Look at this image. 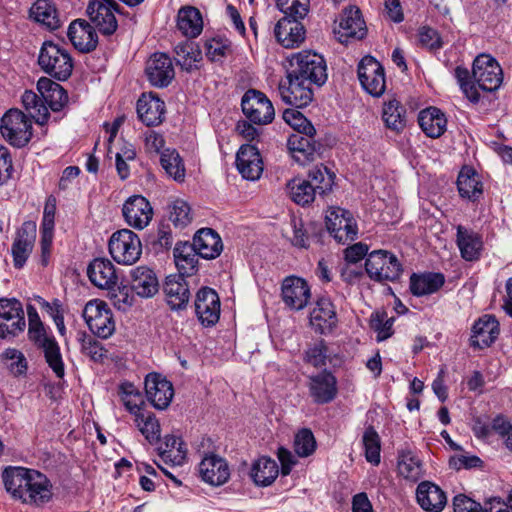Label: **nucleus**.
Returning <instances> with one entry per match:
<instances>
[{
  "instance_id": "obj_1",
  "label": "nucleus",
  "mask_w": 512,
  "mask_h": 512,
  "mask_svg": "<svg viewBox=\"0 0 512 512\" xmlns=\"http://www.w3.org/2000/svg\"><path fill=\"white\" fill-rule=\"evenodd\" d=\"M2 478L7 492L23 503L42 505L52 497L50 481L38 471L10 467L4 470Z\"/></svg>"
},
{
  "instance_id": "obj_2",
  "label": "nucleus",
  "mask_w": 512,
  "mask_h": 512,
  "mask_svg": "<svg viewBox=\"0 0 512 512\" xmlns=\"http://www.w3.org/2000/svg\"><path fill=\"white\" fill-rule=\"evenodd\" d=\"M287 70L292 76H298L306 82L321 87L328 79L327 64L324 57L316 52L304 50L288 58Z\"/></svg>"
},
{
  "instance_id": "obj_3",
  "label": "nucleus",
  "mask_w": 512,
  "mask_h": 512,
  "mask_svg": "<svg viewBox=\"0 0 512 512\" xmlns=\"http://www.w3.org/2000/svg\"><path fill=\"white\" fill-rule=\"evenodd\" d=\"M38 64L43 72L58 81L67 80L73 70V60L70 53L52 41H45L42 44Z\"/></svg>"
},
{
  "instance_id": "obj_4",
  "label": "nucleus",
  "mask_w": 512,
  "mask_h": 512,
  "mask_svg": "<svg viewBox=\"0 0 512 512\" xmlns=\"http://www.w3.org/2000/svg\"><path fill=\"white\" fill-rule=\"evenodd\" d=\"M0 131L12 146L21 148L31 140L32 122L21 110L10 109L1 119Z\"/></svg>"
},
{
  "instance_id": "obj_5",
  "label": "nucleus",
  "mask_w": 512,
  "mask_h": 512,
  "mask_svg": "<svg viewBox=\"0 0 512 512\" xmlns=\"http://www.w3.org/2000/svg\"><path fill=\"white\" fill-rule=\"evenodd\" d=\"M365 270L368 276L377 282L396 281L403 271L398 258L386 250H375L369 253Z\"/></svg>"
},
{
  "instance_id": "obj_6",
  "label": "nucleus",
  "mask_w": 512,
  "mask_h": 512,
  "mask_svg": "<svg viewBox=\"0 0 512 512\" xmlns=\"http://www.w3.org/2000/svg\"><path fill=\"white\" fill-rule=\"evenodd\" d=\"M109 252L117 263L132 265L142 254L141 241L138 235L129 229L116 231L109 240Z\"/></svg>"
},
{
  "instance_id": "obj_7",
  "label": "nucleus",
  "mask_w": 512,
  "mask_h": 512,
  "mask_svg": "<svg viewBox=\"0 0 512 512\" xmlns=\"http://www.w3.org/2000/svg\"><path fill=\"white\" fill-rule=\"evenodd\" d=\"M28 337L38 348L43 350L45 360L55 375L58 378H63L65 369L60 347L55 338L48 335L44 324L28 327Z\"/></svg>"
},
{
  "instance_id": "obj_8",
  "label": "nucleus",
  "mask_w": 512,
  "mask_h": 512,
  "mask_svg": "<svg viewBox=\"0 0 512 512\" xmlns=\"http://www.w3.org/2000/svg\"><path fill=\"white\" fill-rule=\"evenodd\" d=\"M83 318L91 332L100 338L107 339L115 331L112 311L104 301H89L84 307Z\"/></svg>"
},
{
  "instance_id": "obj_9",
  "label": "nucleus",
  "mask_w": 512,
  "mask_h": 512,
  "mask_svg": "<svg viewBox=\"0 0 512 512\" xmlns=\"http://www.w3.org/2000/svg\"><path fill=\"white\" fill-rule=\"evenodd\" d=\"M472 77L480 89L492 92L502 84L503 72L495 58L480 54L474 59Z\"/></svg>"
},
{
  "instance_id": "obj_10",
  "label": "nucleus",
  "mask_w": 512,
  "mask_h": 512,
  "mask_svg": "<svg viewBox=\"0 0 512 512\" xmlns=\"http://www.w3.org/2000/svg\"><path fill=\"white\" fill-rule=\"evenodd\" d=\"M87 15L93 27L104 36L114 34L118 27L115 12L121 13L114 0H91L87 6Z\"/></svg>"
},
{
  "instance_id": "obj_11",
  "label": "nucleus",
  "mask_w": 512,
  "mask_h": 512,
  "mask_svg": "<svg viewBox=\"0 0 512 512\" xmlns=\"http://www.w3.org/2000/svg\"><path fill=\"white\" fill-rule=\"evenodd\" d=\"M241 107L244 115L254 124H268L275 116L272 102L257 90L251 89L244 94Z\"/></svg>"
},
{
  "instance_id": "obj_12",
  "label": "nucleus",
  "mask_w": 512,
  "mask_h": 512,
  "mask_svg": "<svg viewBox=\"0 0 512 512\" xmlns=\"http://www.w3.org/2000/svg\"><path fill=\"white\" fill-rule=\"evenodd\" d=\"M358 78L365 91L374 97L381 96L386 88L383 66L372 56H365L358 65Z\"/></svg>"
},
{
  "instance_id": "obj_13",
  "label": "nucleus",
  "mask_w": 512,
  "mask_h": 512,
  "mask_svg": "<svg viewBox=\"0 0 512 512\" xmlns=\"http://www.w3.org/2000/svg\"><path fill=\"white\" fill-rule=\"evenodd\" d=\"M292 73L287 70L286 80L279 83V93L281 99L298 108L306 107L313 99V90L310 83L299 78L292 76Z\"/></svg>"
},
{
  "instance_id": "obj_14",
  "label": "nucleus",
  "mask_w": 512,
  "mask_h": 512,
  "mask_svg": "<svg viewBox=\"0 0 512 512\" xmlns=\"http://www.w3.org/2000/svg\"><path fill=\"white\" fill-rule=\"evenodd\" d=\"M284 304L293 311L303 310L310 302L311 289L308 282L298 276H287L281 285Z\"/></svg>"
},
{
  "instance_id": "obj_15",
  "label": "nucleus",
  "mask_w": 512,
  "mask_h": 512,
  "mask_svg": "<svg viewBox=\"0 0 512 512\" xmlns=\"http://www.w3.org/2000/svg\"><path fill=\"white\" fill-rule=\"evenodd\" d=\"M25 317L22 304L16 299H0V338L23 331Z\"/></svg>"
},
{
  "instance_id": "obj_16",
  "label": "nucleus",
  "mask_w": 512,
  "mask_h": 512,
  "mask_svg": "<svg viewBox=\"0 0 512 512\" xmlns=\"http://www.w3.org/2000/svg\"><path fill=\"white\" fill-rule=\"evenodd\" d=\"M326 226L335 240L342 244L357 236V226L351 213L341 208H333L328 212Z\"/></svg>"
},
{
  "instance_id": "obj_17",
  "label": "nucleus",
  "mask_w": 512,
  "mask_h": 512,
  "mask_svg": "<svg viewBox=\"0 0 512 512\" xmlns=\"http://www.w3.org/2000/svg\"><path fill=\"white\" fill-rule=\"evenodd\" d=\"M316 133H293L287 140L292 157L301 165L314 161L319 155L321 144L315 140Z\"/></svg>"
},
{
  "instance_id": "obj_18",
  "label": "nucleus",
  "mask_w": 512,
  "mask_h": 512,
  "mask_svg": "<svg viewBox=\"0 0 512 512\" xmlns=\"http://www.w3.org/2000/svg\"><path fill=\"white\" fill-rule=\"evenodd\" d=\"M195 311L202 325L210 327L215 325L220 317V299L211 288L200 289L195 299Z\"/></svg>"
},
{
  "instance_id": "obj_19",
  "label": "nucleus",
  "mask_w": 512,
  "mask_h": 512,
  "mask_svg": "<svg viewBox=\"0 0 512 512\" xmlns=\"http://www.w3.org/2000/svg\"><path fill=\"white\" fill-rule=\"evenodd\" d=\"M341 43L351 39L361 40L366 36L367 28L357 7L346 8L340 18L339 29L335 31Z\"/></svg>"
},
{
  "instance_id": "obj_20",
  "label": "nucleus",
  "mask_w": 512,
  "mask_h": 512,
  "mask_svg": "<svg viewBox=\"0 0 512 512\" xmlns=\"http://www.w3.org/2000/svg\"><path fill=\"white\" fill-rule=\"evenodd\" d=\"M145 71L151 85L158 88L167 87L175 76L172 60L164 53L153 54L147 61Z\"/></svg>"
},
{
  "instance_id": "obj_21",
  "label": "nucleus",
  "mask_w": 512,
  "mask_h": 512,
  "mask_svg": "<svg viewBox=\"0 0 512 512\" xmlns=\"http://www.w3.org/2000/svg\"><path fill=\"white\" fill-rule=\"evenodd\" d=\"M145 391L148 400L159 410L166 409L174 395L172 383L157 373L146 376Z\"/></svg>"
},
{
  "instance_id": "obj_22",
  "label": "nucleus",
  "mask_w": 512,
  "mask_h": 512,
  "mask_svg": "<svg viewBox=\"0 0 512 512\" xmlns=\"http://www.w3.org/2000/svg\"><path fill=\"white\" fill-rule=\"evenodd\" d=\"M122 211L128 225L136 229L145 228L153 215L149 201L141 195L131 196L123 205Z\"/></svg>"
},
{
  "instance_id": "obj_23",
  "label": "nucleus",
  "mask_w": 512,
  "mask_h": 512,
  "mask_svg": "<svg viewBox=\"0 0 512 512\" xmlns=\"http://www.w3.org/2000/svg\"><path fill=\"white\" fill-rule=\"evenodd\" d=\"M36 238V223L34 221H25L17 232V236L12 244V255L14 266L21 268L32 252Z\"/></svg>"
},
{
  "instance_id": "obj_24",
  "label": "nucleus",
  "mask_w": 512,
  "mask_h": 512,
  "mask_svg": "<svg viewBox=\"0 0 512 512\" xmlns=\"http://www.w3.org/2000/svg\"><path fill=\"white\" fill-rule=\"evenodd\" d=\"M73 46L82 53L93 51L98 44V35L95 28L82 19L70 23L67 32Z\"/></svg>"
},
{
  "instance_id": "obj_25",
  "label": "nucleus",
  "mask_w": 512,
  "mask_h": 512,
  "mask_svg": "<svg viewBox=\"0 0 512 512\" xmlns=\"http://www.w3.org/2000/svg\"><path fill=\"white\" fill-rule=\"evenodd\" d=\"M236 167L243 178L257 180L263 172V162L255 146L242 145L236 155Z\"/></svg>"
},
{
  "instance_id": "obj_26",
  "label": "nucleus",
  "mask_w": 512,
  "mask_h": 512,
  "mask_svg": "<svg viewBox=\"0 0 512 512\" xmlns=\"http://www.w3.org/2000/svg\"><path fill=\"white\" fill-rule=\"evenodd\" d=\"M184 276L180 273L169 275L164 282L163 291L172 310L184 309L189 302L190 290Z\"/></svg>"
},
{
  "instance_id": "obj_27",
  "label": "nucleus",
  "mask_w": 512,
  "mask_h": 512,
  "mask_svg": "<svg viewBox=\"0 0 512 512\" xmlns=\"http://www.w3.org/2000/svg\"><path fill=\"white\" fill-rule=\"evenodd\" d=\"M274 35L284 48H295L305 40L306 30L302 22L282 17L275 25Z\"/></svg>"
},
{
  "instance_id": "obj_28",
  "label": "nucleus",
  "mask_w": 512,
  "mask_h": 512,
  "mask_svg": "<svg viewBox=\"0 0 512 512\" xmlns=\"http://www.w3.org/2000/svg\"><path fill=\"white\" fill-rule=\"evenodd\" d=\"M202 479L213 485L220 486L227 482L230 470L226 460L218 455H206L199 465Z\"/></svg>"
},
{
  "instance_id": "obj_29",
  "label": "nucleus",
  "mask_w": 512,
  "mask_h": 512,
  "mask_svg": "<svg viewBox=\"0 0 512 512\" xmlns=\"http://www.w3.org/2000/svg\"><path fill=\"white\" fill-rule=\"evenodd\" d=\"M310 324L320 334L330 333L337 324V314L330 299L320 298L310 313Z\"/></svg>"
},
{
  "instance_id": "obj_30",
  "label": "nucleus",
  "mask_w": 512,
  "mask_h": 512,
  "mask_svg": "<svg viewBox=\"0 0 512 512\" xmlns=\"http://www.w3.org/2000/svg\"><path fill=\"white\" fill-rule=\"evenodd\" d=\"M499 335V323L492 315L479 318L472 327L471 346L479 349L490 346Z\"/></svg>"
},
{
  "instance_id": "obj_31",
  "label": "nucleus",
  "mask_w": 512,
  "mask_h": 512,
  "mask_svg": "<svg viewBox=\"0 0 512 512\" xmlns=\"http://www.w3.org/2000/svg\"><path fill=\"white\" fill-rule=\"evenodd\" d=\"M92 284L101 289H111L117 284V275L113 263L106 258L94 259L87 268Z\"/></svg>"
},
{
  "instance_id": "obj_32",
  "label": "nucleus",
  "mask_w": 512,
  "mask_h": 512,
  "mask_svg": "<svg viewBox=\"0 0 512 512\" xmlns=\"http://www.w3.org/2000/svg\"><path fill=\"white\" fill-rule=\"evenodd\" d=\"M456 230V243L461 257L466 261H477L483 250L481 235L462 225H458Z\"/></svg>"
},
{
  "instance_id": "obj_33",
  "label": "nucleus",
  "mask_w": 512,
  "mask_h": 512,
  "mask_svg": "<svg viewBox=\"0 0 512 512\" xmlns=\"http://www.w3.org/2000/svg\"><path fill=\"white\" fill-rule=\"evenodd\" d=\"M165 103L155 95L142 94L137 101V114L147 126L159 125L164 117Z\"/></svg>"
},
{
  "instance_id": "obj_34",
  "label": "nucleus",
  "mask_w": 512,
  "mask_h": 512,
  "mask_svg": "<svg viewBox=\"0 0 512 512\" xmlns=\"http://www.w3.org/2000/svg\"><path fill=\"white\" fill-rule=\"evenodd\" d=\"M131 288L142 298H151L159 291V281L155 272L139 266L131 271Z\"/></svg>"
},
{
  "instance_id": "obj_35",
  "label": "nucleus",
  "mask_w": 512,
  "mask_h": 512,
  "mask_svg": "<svg viewBox=\"0 0 512 512\" xmlns=\"http://www.w3.org/2000/svg\"><path fill=\"white\" fill-rule=\"evenodd\" d=\"M416 498L419 505L428 512H440L447 502L444 491L429 481L418 485Z\"/></svg>"
},
{
  "instance_id": "obj_36",
  "label": "nucleus",
  "mask_w": 512,
  "mask_h": 512,
  "mask_svg": "<svg viewBox=\"0 0 512 512\" xmlns=\"http://www.w3.org/2000/svg\"><path fill=\"white\" fill-rule=\"evenodd\" d=\"M37 90L42 96L44 103L52 111H61L68 102V95L65 89L50 78L41 77L37 82Z\"/></svg>"
},
{
  "instance_id": "obj_37",
  "label": "nucleus",
  "mask_w": 512,
  "mask_h": 512,
  "mask_svg": "<svg viewBox=\"0 0 512 512\" xmlns=\"http://www.w3.org/2000/svg\"><path fill=\"white\" fill-rule=\"evenodd\" d=\"M336 378L327 371L310 378V393L318 404L331 402L337 393Z\"/></svg>"
},
{
  "instance_id": "obj_38",
  "label": "nucleus",
  "mask_w": 512,
  "mask_h": 512,
  "mask_svg": "<svg viewBox=\"0 0 512 512\" xmlns=\"http://www.w3.org/2000/svg\"><path fill=\"white\" fill-rule=\"evenodd\" d=\"M193 245L198 250L200 257L204 259H214L223 250L220 236L211 228L200 229L193 238Z\"/></svg>"
},
{
  "instance_id": "obj_39",
  "label": "nucleus",
  "mask_w": 512,
  "mask_h": 512,
  "mask_svg": "<svg viewBox=\"0 0 512 512\" xmlns=\"http://www.w3.org/2000/svg\"><path fill=\"white\" fill-rule=\"evenodd\" d=\"M173 255L180 274L191 276L197 271L198 257L200 255L193 243L188 241L177 242Z\"/></svg>"
},
{
  "instance_id": "obj_40",
  "label": "nucleus",
  "mask_w": 512,
  "mask_h": 512,
  "mask_svg": "<svg viewBox=\"0 0 512 512\" xmlns=\"http://www.w3.org/2000/svg\"><path fill=\"white\" fill-rule=\"evenodd\" d=\"M422 131L430 138H438L446 131L447 119L437 107H428L418 115Z\"/></svg>"
},
{
  "instance_id": "obj_41",
  "label": "nucleus",
  "mask_w": 512,
  "mask_h": 512,
  "mask_svg": "<svg viewBox=\"0 0 512 512\" xmlns=\"http://www.w3.org/2000/svg\"><path fill=\"white\" fill-rule=\"evenodd\" d=\"M444 283L445 277L441 273H413L410 277V291L417 297L429 295L437 292Z\"/></svg>"
},
{
  "instance_id": "obj_42",
  "label": "nucleus",
  "mask_w": 512,
  "mask_h": 512,
  "mask_svg": "<svg viewBox=\"0 0 512 512\" xmlns=\"http://www.w3.org/2000/svg\"><path fill=\"white\" fill-rule=\"evenodd\" d=\"M457 187L461 197L476 201L483 193V184L478 173L469 166H464L457 178Z\"/></svg>"
},
{
  "instance_id": "obj_43",
  "label": "nucleus",
  "mask_w": 512,
  "mask_h": 512,
  "mask_svg": "<svg viewBox=\"0 0 512 512\" xmlns=\"http://www.w3.org/2000/svg\"><path fill=\"white\" fill-rule=\"evenodd\" d=\"M177 27L186 37H197L203 29V19L200 11L192 6L182 7L178 11Z\"/></svg>"
},
{
  "instance_id": "obj_44",
  "label": "nucleus",
  "mask_w": 512,
  "mask_h": 512,
  "mask_svg": "<svg viewBox=\"0 0 512 512\" xmlns=\"http://www.w3.org/2000/svg\"><path fill=\"white\" fill-rule=\"evenodd\" d=\"M30 17L50 30L61 25L57 9L50 0H37L30 8Z\"/></svg>"
},
{
  "instance_id": "obj_45",
  "label": "nucleus",
  "mask_w": 512,
  "mask_h": 512,
  "mask_svg": "<svg viewBox=\"0 0 512 512\" xmlns=\"http://www.w3.org/2000/svg\"><path fill=\"white\" fill-rule=\"evenodd\" d=\"M279 473V468L271 458L261 457L254 462L251 468V478L259 486H268L274 482Z\"/></svg>"
},
{
  "instance_id": "obj_46",
  "label": "nucleus",
  "mask_w": 512,
  "mask_h": 512,
  "mask_svg": "<svg viewBox=\"0 0 512 512\" xmlns=\"http://www.w3.org/2000/svg\"><path fill=\"white\" fill-rule=\"evenodd\" d=\"M335 174L325 165H315L309 169L306 180L317 190L319 196H324L332 190Z\"/></svg>"
},
{
  "instance_id": "obj_47",
  "label": "nucleus",
  "mask_w": 512,
  "mask_h": 512,
  "mask_svg": "<svg viewBox=\"0 0 512 512\" xmlns=\"http://www.w3.org/2000/svg\"><path fill=\"white\" fill-rule=\"evenodd\" d=\"M287 189L292 201L301 206L312 203L318 195L317 190L306 179L294 178L287 184Z\"/></svg>"
},
{
  "instance_id": "obj_48",
  "label": "nucleus",
  "mask_w": 512,
  "mask_h": 512,
  "mask_svg": "<svg viewBox=\"0 0 512 512\" xmlns=\"http://www.w3.org/2000/svg\"><path fill=\"white\" fill-rule=\"evenodd\" d=\"M21 101L37 124L44 125L47 123L49 111L41 95L38 96L32 90H26L21 97Z\"/></svg>"
},
{
  "instance_id": "obj_49",
  "label": "nucleus",
  "mask_w": 512,
  "mask_h": 512,
  "mask_svg": "<svg viewBox=\"0 0 512 512\" xmlns=\"http://www.w3.org/2000/svg\"><path fill=\"white\" fill-rule=\"evenodd\" d=\"M180 438L167 435L164 441V447L160 448V457L164 463L172 465H181L185 459L186 451Z\"/></svg>"
},
{
  "instance_id": "obj_50",
  "label": "nucleus",
  "mask_w": 512,
  "mask_h": 512,
  "mask_svg": "<svg viewBox=\"0 0 512 512\" xmlns=\"http://www.w3.org/2000/svg\"><path fill=\"white\" fill-rule=\"evenodd\" d=\"M382 118L393 131L399 132L405 127V109L396 99L384 104Z\"/></svg>"
},
{
  "instance_id": "obj_51",
  "label": "nucleus",
  "mask_w": 512,
  "mask_h": 512,
  "mask_svg": "<svg viewBox=\"0 0 512 512\" xmlns=\"http://www.w3.org/2000/svg\"><path fill=\"white\" fill-rule=\"evenodd\" d=\"M160 163L166 173L176 181H183L185 167L179 153L175 149H165L161 153Z\"/></svg>"
},
{
  "instance_id": "obj_52",
  "label": "nucleus",
  "mask_w": 512,
  "mask_h": 512,
  "mask_svg": "<svg viewBox=\"0 0 512 512\" xmlns=\"http://www.w3.org/2000/svg\"><path fill=\"white\" fill-rule=\"evenodd\" d=\"M135 422L142 435L150 444H154L160 440L161 429L157 418L152 413H137Z\"/></svg>"
},
{
  "instance_id": "obj_53",
  "label": "nucleus",
  "mask_w": 512,
  "mask_h": 512,
  "mask_svg": "<svg viewBox=\"0 0 512 512\" xmlns=\"http://www.w3.org/2000/svg\"><path fill=\"white\" fill-rule=\"evenodd\" d=\"M397 468L402 477L413 482L419 480L422 475V464L411 452L399 456Z\"/></svg>"
},
{
  "instance_id": "obj_54",
  "label": "nucleus",
  "mask_w": 512,
  "mask_h": 512,
  "mask_svg": "<svg viewBox=\"0 0 512 512\" xmlns=\"http://www.w3.org/2000/svg\"><path fill=\"white\" fill-rule=\"evenodd\" d=\"M277 7L288 20H303L309 12V0H276Z\"/></svg>"
},
{
  "instance_id": "obj_55",
  "label": "nucleus",
  "mask_w": 512,
  "mask_h": 512,
  "mask_svg": "<svg viewBox=\"0 0 512 512\" xmlns=\"http://www.w3.org/2000/svg\"><path fill=\"white\" fill-rule=\"evenodd\" d=\"M366 460L374 465L380 463V438L373 427H368L363 434Z\"/></svg>"
},
{
  "instance_id": "obj_56",
  "label": "nucleus",
  "mask_w": 512,
  "mask_h": 512,
  "mask_svg": "<svg viewBox=\"0 0 512 512\" xmlns=\"http://www.w3.org/2000/svg\"><path fill=\"white\" fill-rule=\"evenodd\" d=\"M393 322L394 318L387 317L386 312L376 311L371 315L370 326L377 332V341H384L392 336L393 334Z\"/></svg>"
},
{
  "instance_id": "obj_57",
  "label": "nucleus",
  "mask_w": 512,
  "mask_h": 512,
  "mask_svg": "<svg viewBox=\"0 0 512 512\" xmlns=\"http://www.w3.org/2000/svg\"><path fill=\"white\" fill-rule=\"evenodd\" d=\"M175 53L177 62L187 70L192 67L193 63L202 59L201 51L190 42L178 44L175 47Z\"/></svg>"
},
{
  "instance_id": "obj_58",
  "label": "nucleus",
  "mask_w": 512,
  "mask_h": 512,
  "mask_svg": "<svg viewBox=\"0 0 512 512\" xmlns=\"http://www.w3.org/2000/svg\"><path fill=\"white\" fill-rule=\"evenodd\" d=\"M284 121L295 130V133H316L312 123L298 110L286 109L283 112Z\"/></svg>"
},
{
  "instance_id": "obj_59",
  "label": "nucleus",
  "mask_w": 512,
  "mask_h": 512,
  "mask_svg": "<svg viewBox=\"0 0 512 512\" xmlns=\"http://www.w3.org/2000/svg\"><path fill=\"white\" fill-rule=\"evenodd\" d=\"M315 448L316 441L311 430L304 428L296 434L294 449L298 456L307 457L315 451Z\"/></svg>"
},
{
  "instance_id": "obj_60",
  "label": "nucleus",
  "mask_w": 512,
  "mask_h": 512,
  "mask_svg": "<svg viewBox=\"0 0 512 512\" xmlns=\"http://www.w3.org/2000/svg\"><path fill=\"white\" fill-rule=\"evenodd\" d=\"M190 206L183 200H176L170 210L169 220L175 225V227H185L191 220Z\"/></svg>"
},
{
  "instance_id": "obj_61",
  "label": "nucleus",
  "mask_w": 512,
  "mask_h": 512,
  "mask_svg": "<svg viewBox=\"0 0 512 512\" xmlns=\"http://www.w3.org/2000/svg\"><path fill=\"white\" fill-rule=\"evenodd\" d=\"M206 55L212 61H218L231 52L228 40L213 38L205 42Z\"/></svg>"
},
{
  "instance_id": "obj_62",
  "label": "nucleus",
  "mask_w": 512,
  "mask_h": 512,
  "mask_svg": "<svg viewBox=\"0 0 512 512\" xmlns=\"http://www.w3.org/2000/svg\"><path fill=\"white\" fill-rule=\"evenodd\" d=\"M81 351L86 356L90 357L93 361H101L106 354V350L102 347L100 342L91 336H84L81 340Z\"/></svg>"
},
{
  "instance_id": "obj_63",
  "label": "nucleus",
  "mask_w": 512,
  "mask_h": 512,
  "mask_svg": "<svg viewBox=\"0 0 512 512\" xmlns=\"http://www.w3.org/2000/svg\"><path fill=\"white\" fill-rule=\"evenodd\" d=\"M327 347L323 340L311 345L305 352V361L315 367L325 364Z\"/></svg>"
},
{
  "instance_id": "obj_64",
  "label": "nucleus",
  "mask_w": 512,
  "mask_h": 512,
  "mask_svg": "<svg viewBox=\"0 0 512 512\" xmlns=\"http://www.w3.org/2000/svg\"><path fill=\"white\" fill-rule=\"evenodd\" d=\"M454 512H486L481 505L464 494L456 495L453 499Z\"/></svg>"
}]
</instances>
